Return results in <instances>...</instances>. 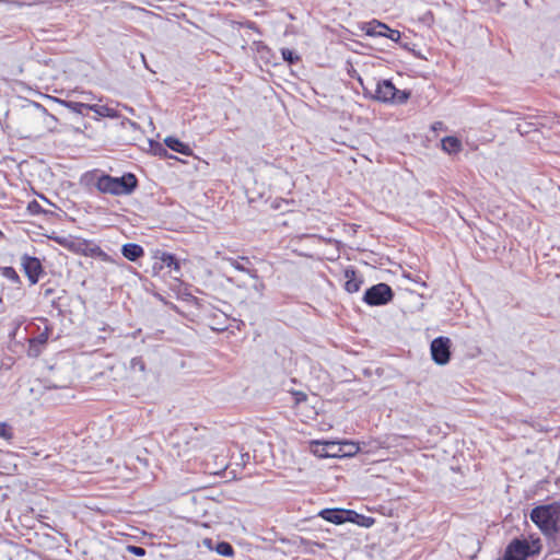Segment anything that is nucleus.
Listing matches in <instances>:
<instances>
[{
    "label": "nucleus",
    "mask_w": 560,
    "mask_h": 560,
    "mask_svg": "<svg viewBox=\"0 0 560 560\" xmlns=\"http://www.w3.org/2000/svg\"><path fill=\"white\" fill-rule=\"evenodd\" d=\"M94 186L101 194L128 196L137 189L138 179L132 173H125L120 177L101 174L96 177Z\"/></svg>",
    "instance_id": "nucleus-1"
},
{
    "label": "nucleus",
    "mask_w": 560,
    "mask_h": 560,
    "mask_svg": "<svg viewBox=\"0 0 560 560\" xmlns=\"http://www.w3.org/2000/svg\"><path fill=\"white\" fill-rule=\"evenodd\" d=\"M529 517L544 535L553 537L560 530V503L535 506Z\"/></svg>",
    "instance_id": "nucleus-2"
},
{
    "label": "nucleus",
    "mask_w": 560,
    "mask_h": 560,
    "mask_svg": "<svg viewBox=\"0 0 560 560\" xmlns=\"http://www.w3.org/2000/svg\"><path fill=\"white\" fill-rule=\"evenodd\" d=\"M539 539L534 540L530 546L525 539H513L506 547L504 556L501 560H526V558L534 553L539 552Z\"/></svg>",
    "instance_id": "nucleus-3"
},
{
    "label": "nucleus",
    "mask_w": 560,
    "mask_h": 560,
    "mask_svg": "<svg viewBox=\"0 0 560 560\" xmlns=\"http://www.w3.org/2000/svg\"><path fill=\"white\" fill-rule=\"evenodd\" d=\"M374 98L380 102H393L402 104L408 101L409 92L400 91L389 80H384L376 84Z\"/></svg>",
    "instance_id": "nucleus-4"
},
{
    "label": "nucleus",
    "mask_w": 560,
    "mask_h": 560,
    "mask_svg": "<svg viewBox=\"0 0 560 560\" xmlns=\"http://www.w3.org/2000/svg\"><path fill=\"white\" fill-rule=\"evenodd\" d=\"M394 298L392 288L386 283H377L369 288L363 296V301L371 306H380L389 303Z\"/></svg>",
    "instance_id": "nucleus-5"
},
{
    "label": "nucleus",
    "mask_w": 560,
    "mask_h": 560,
    "mask_svg": "<svg viewBox=\"0 0 560 560\" xmlns=\"http://www.w3.org/2000/svg\"><path fill=\"white\" fill-rule=\"evenodd\" d=\"M451 340L447 337H438L431 342V355L432 360L439 365H445L448 363L451 358Z\"/></svg>",
    "instance_id": "nucleus-6"
},
{
    "label": "nucleus",
    "mask_w": 560,
    "mask_h": 560,
    "mask_svg": "<svg viewBox=\"0 0 560 560\" xmlns=\"http://www.w3.org/2000/svg\"><path fill=\"white\" fill-rule=\"evenodd\" d=\"M21 265L31 284H36L43 273V266L38 258L23 255Z\"/></svg>",
    "instance_id": "nucleus-7"
},
{
    "label": "nucleus",
    "mask_w": 560,
    "mask_h": 560,
    "mask_svg": "<svg viewBox=\"0 0 560 560\" xmlns=\"http://www.w3.org/2000/svg\"><path fill=\"white\" fill-rule=\"evenodd\" d=\"M342 445L335 441H316L313 444V453L318 457H340Z\"/></svg>",
    "instance_id": "nucleus-8"
},
{
    "label": "nucleus",
    "mask_w": 560,
    "mask_h": 560,
    "mask_svg": "<svg viewBox=\"0 0 560 560\" xmlns=\"http://www.w3.org/2000/svg\"><path fill=\"white\" fill-rule=\"evenodd\" d=\"M350 511L351 510L345 509H324L318 513V515L327 522L340 525L349 522Z\"/></svg>",
    "instance_id": "nucleus-9"
},
{
    "label": "nucleus",
    "mask_w": 560,
    "mask_h": 560,
    "mask_svg": "<svg viewBox=\"0 0 560 560\" xmlns=\"http://www.w3.org/2000/svg\"><path fill=\"white\" fill-rule=\"evenodd\" d=\"M71 114L86 115L94 114V117H116L117 110L115 107H68Z\"/></svg>",
    "instance_id": "nucleus-10"
},
{
    "label": "nucleus",
    "mask_w": 560,
    "mask_h": 560,
    "mask_svg": "<svg viewBox=\"0 0 560 560\" xmlns=\"http://www.w3.org/2000/svg\"><path fill=\"white\" fill-rule=\"evenodd\" d=\"M121 129L126 133H128L125 137V140L128 142H133V141L140 140L142 138V130H141L140 126L135 121H131L129 119H124L121 121Z\"/></svg>",
    "instance_id": "nucleus-11"
},
{
    "label": "nucleus",
    "mask_w": 560,
    "mask_h": 560,
    "mask_svg": "<svg viewBox=\"0 0 560 560\" xmlns=\"http://www.w3.org/2000/svg\"><path fill=\"white\" fill-rule=\"evenodd\" d=\"M155 258L159 261L154 262V269H163L164 267H167L170 269H174L175 271L179 270V262L173 254L163 252L160 255H156Z\"/></svg>",
    "instance_id": "nucleus-12"
},
{
    "label": "nucleus",
    "mask_w": 560,
    "mask_h": 560,
    "mask_svg": "<svg viewBox=\"0 0 560 560\" xmlns=\"http://www.w3.org/2000/svg\"><path fill=\"white\" fill-rule=\"evenodd\" d=\"M226 262L230 264L233 268H235L238 271L246 272L252 277L253 279H258L257 270L256 269H249L246 267L247 264H250L248 257H241L240 260L233 257L224 258Z\"/></svg>",
    "instance_id": "nucleus-13"
},
{
    "label": "nucleus",
    "mask_w": 560,
    "mask_h": 560,
    "mask_svg": "<svg viewBox=\"0 0 560 560\" xmlns=\"http://www.w3.org/2000/svg\"><path fill=\"white\" fill-rule=\"evenodd\" d=\"M121 254L126 259L137 261L144 255V249L139 244L127 243L122 245Z\"/></svg>",
    "instance_id": "nucleus-14"
},
{
    "label": "nucleus",
    "mask_w": 560,
    "mask_h": 560,
    "mask_svg": "<svg viewBox=\"0 0 560 560\" xmlns=\"http://www.w3.org/2000/svg\"><path fill=\"white\" fill-rule=\"evenodd\" d=\"M345 278H346V283H345V289L347 292L349 293H354V292H358L361 288V284L363 283L362 279H360L358 276H357V272L352 269H347L345 271Z\"/></svg>",
    "instance_id": "nucleus-15"
},
{
    "label": "nucleus",
    "mask_w": 560,
    "mask_h": 560,
    "mask_svg": "<svg viewBox=\"0 0 560 560\" xmlns=\"http://www.w3.org/2000/svg\"><path fill=\"white\" fill-rule=\"evenodd\" d=\"M164 143H165V145L167 148H170L171 150H173L175 152L182 153L184 155H190L191 154L190 147L188 144L182 142L177 138L167 137V138H165Z\"/></svg>",
    "instance_id": "nucleus-16"
},
{
    "label": "nucleus",
    "mask_w": 560,
    "mask_h": 560,
    "mask_svg": "<svg viewBox=\"0 0 560 560\" xmlns=\"http://www.w3.org/2000/svg\"><path fill=\"white\" fill-rule=\"evenodd\" d=\"M442 149L448 154H455L462 150V142L456 137H445L442 139Z\"/></svg>",
    "instance_id": "nucleus-17"
},
{
    "label": "nucleus",
    "mask_w": 560,
    "mask_h": 560,
    "mask_svg": "<svg viewBox=\"0 0 560 560\" xmlns=\"http://www.w3.org/2000/svg\"><path fill=\"white\" fill-rule=\"evenodd\" d=\"M349 522L369 528L374 524V518L350 511Z\"/></svg>",
    "instance_id": "nucleus-18"
},
{
    "label": "nucleus",
    "mask_w": 560,
    "mask_h": 560,
    "mask_svg": "<svg viewBox=\"0 0 560 560\" xmlns=\"http://www.w3.org/2000/svg\"><path fill=\"white\" fill-rule=\"evenodd\" d=\"M42 323L44 324L43 330L38 326L39 332L35 337H33L31 339L33 341H35V343L37 342L38 345L45 346L47 343V340H48L49 336H50L51 327L48 325V320L45 319V318L42 319Z\"/></svg>",
    "instance_id": "nucleus-19"
},
{
    "label": "nucleus",
    "mask_w": 560,
    "mask_h": 560,
    "mask_svg": "<svg viewBox=\"0 0 560 560\" xmlns=\"http://www.w3.org/2000/svg\"><path fill=\"white\" fill-rule=\"evenodd\" d=\"M386 31H389V27L386 24L374 21L369 24L366 34L371 36H383Z\"/></svg>",
    "instance_id": "nucleus-20"
},
{
    "label": "nucleus",
    "mask_w": 560,
    "mask_h": 560,
    "mask_svg": "<svg viewBox=\"0 0 560 560\" xmlns=\"http://www.w3.org/2000/svg\"><path fill=\"white\" fill-rule=\"evenodd\" d=\"M27 211L32 215L37 214H54L52 211L44 209L37 200H33L27 205Z\"/></svg>",
    "instance_id": "nucleus-21"
},
{
    "label": "nucleus",
    "mask_w": 560,
    "mask_h": 560,
    "mask_svg": "<svg viewBox=\"0 0 560 560\" xmlns=\"http://www.w3.org/2000/svg\"><path fill=\"white\" fill-rule=\"evenodd\" d=\"M215 551L224 557H232L234 555V549L230 542L220 541L215 546Z\"/></svg>",
    "instance_id": "nucleus-22"
},
{
    "label": "nucleus",
    "mask_w": 560,
    "mask_h": 560,
    "mask_svg": "<svg viewBox=\"0 0 560 560\" xmlns=\"http://www.w3.org/2000/svg\"><path fill=\"white\" fill-rule=\"evenodd\" d=\"M342 451H340V457L351 456L359 451V446L353 442H342Z\"/></svg>",
    "instance_id": "nucleus-23"
},
{
    "label": "nucleus",
    "mask_w": 560,
    "mask_h": 560,
    "mask_svg": "<svg viewBox=\"0 0 560 560\" xmlns=\"http://www.w3.org/2000/svg\"><path fill=\"white\" fill-rule=\"evenodd\" d=\"M44 346L38 345L37 342L33 341L32 339L28 340V348H27V355L31 358H37L43 352Z\"/></svg>",
    "instance_id": "nucleus-24"
},
{
    "label": "nucleus",
    "mask_w": 560,
    "mask_h": 560,
    "mask_svg": "<svg viewBox=\"0 0 560 560\" xmlns=\"http://www.w3.org/2000/svg\"><path fill=\"white\" fill-rule=\"evenodd\" d=\"M1 273L7 279L11 280L14 283H20V276L15 271L13 267H3L1 268Z\"/></svg>",
    "instance_id": "nucleus-25"
},
{
    "label": "nucleus",
    "mask_w": 560,
    "mask_h": 560,
    "mask_svg": "<svg viewBox=\"0 0 560 560\" xmlns=\"http://www.w3.org/2000/svg\"><path fill=\"white\" fill-rule=\"evenodd\" d=\"M130 368L133 371L139 370L140 372H144L145 363L141 357H135L130 361Z\"/></svg>",
    "instance_id": "nucleus-26"
},
{
    "label": "nucleus",
    "mask_w": 560,
    "mask_h": 560,
    "mask_svg": "<svg viewBox=\"0 0 560 560\" xmlns=\"http://www.w3.org/2000/svg\"><path fill=\"white\" fill-rule=\"evenodd\" d=\"M281 54H282V58L290 63H294L295 61L299 60V56L293 50H291L289 48H283L281 50Z\"/></svg>",
    "instance_id": "nucleus-27"
},
{
    "label": "nucleus",
    "mask_w": 560,
    "mask_h": 560,
    "mask_svg": "<svg viewBox=\"0 0 560 560\" xmlns=\"http://www.w3.org/2000/svg\"><path fill=\"white\" fill-rule=\"evenodd\" d=\"M92 254L101 258V260L105 262H110L112 259L108 254H106L101 247L96 246L92 249Z\"/></svg>",
    "instance_id": "nucleus-28"
},
{
    "label": "nucleus",
    "mask_w": 560,
    "mask_h": 560,
    "mask_svg": "<svg viewBox=\"0 0 560 560\" xmlns=\"http://www.w3.org/2000/svg\"><path fill=\"white\" fill-rule=\"evenodd\" d=\"M383 36L387 37L394 42H398L400 39V32L397 30L389 28V31H386Z\"/></svg>",
    "instance_id": "nucleus-29"
},
{
    "label": "nucleus",
    "mask_w": 560,
    "mask_h": 560,
    "mask_svg": "<svg viewBox=\"0 0 560 560\" xmlns=\"http://www.w3.org/2000/svg\"><path fill=\"white\" fill-rule=\"evenodd\" d=\"M129 552H131L135 556L142 557L145 555V550L142 547L139 546H128Z\"/></svg>",
    "instance_id": "nucleus-30"
},
{
    "label": "nucleus",
    "mask_w": 560,
    "mask_h": 560,
    "mask_svg": "<svg viewBox=\"0 0 560 560\" xmlns=\"http://www.w3.org/2000/svg\"><path fill=\"white\" fill-rule=\"evenodd\" d=\"M431 129L433 131H444L446 130V127L442 121H435L434 124H432Z\"/></svg>",
    "instance_id": "nucleus-31"
},
{
    "label": "nucleus",
    "mask_w": 560,
    "mask_h": 560,
    "mask_svg": "<svg viewBox=\"0 0 560 560\" xmlns=\"http://www.w3.org/2000/svg\"><path fill=\"white\" fill-rule=\"evenodd\" d=\"M255 280H256V283L253 285V289L261 294L265 289V284L262 281L259 280V278L255 279Z\"/></svg>",
    "instance_id": "nucleus-32"
},
{
    "label": "nucleus",
    "mask_w": 560,
    "mask_h": 560,
    "mask_svg": "<svg viewBox=\"0 0 560 560\" xmlns=\"http://www.w3.org/2000/svg\"><path fill=\"white\" fill-rule=\"evenodd\" d=\"M60 105H75V106H79V105H85L84 103H81V102H65V101H58Z\"/></svg>",
    "instance_id": "nucleus-33"
},
{
    "label": "nucleus",
    "mask_w": 560,
    "mask_h": 560,
    "mask_svg": "<svg viewBox=\"0 0 560 560\" xmlns=\"http://www.w3.org/2000/svg\"><path fill=\"white\" fill-rule=\"evenodd\" d=\"M296 395H298V398H296V400H298V401H301V400H305V399H306V395H305V394H303V393H298Z\"/></svg>",
    "instance_id": "nucleus-34"
},
{
    "label": "nucleus",
    "mask_w": 560,
    "mask_h": 560,
    "mask_svg": "<svg viewBox=\"0 0 560 560\" xmlns=\"http://www.w3.org/2000/svg\"><path fill=\"white\" fill-rule=\"evenodd\" d=\"M203 542H205L209 548H212V547H211V542H212V540H211V539H205V541H203Z\"/></svg>",
    "instance_id": "nucleus-35"
},
{
    "label": "nucleus",
    "mask_w": 560,
    "mask_h": 560,
    "mask_svg": "<svg viewBox=\"0 0 560 560\" xmlns=\"http://www.w3.org/2000/svg\"><path fill=\"white\" fill-rule=\"evenodd\" d=\"M51 293H52V289H47V290L45 291V295H49V294H51Z\"/></svg>",
    "instance_id": "nucleus-36"
},
{
    "label": "nucleus",
    "mask_w": 560,
    "mask_h": 560,
    "mask_svg": "<svg viewBox=\"0 0 560 560\" xmlns=\"http://www.w3.org/2000/svg\"><path fill=\"white\" fill-rule=\"evenodd\" d=\"M40 198H42L45 202H47V203H49V205H52V203H51L47 198H45L44 196H40Z\"/></svg>",
    "instance_id": "nucleus-37"
},
{
    "label": "nucleus",
    "mask_w": 560,
    "mask_h": 560,
    "mask_svg": "<svg viewBox=\"0 0 560 560\" xmlns=\"http://www.w3.org/2000/svg\"><path fill=\"white\" fill-rule=\"evenodd\" d=\"M42 113H43V115H48L46 107H42Z\"/></svg>",
    "instance_id": "nucleus-38"
},
{
    "label": "nucleus",
    "mask_w": 560,
    "mask_h": 560,
    "mask_svg": "<svg viewBox=\"0 0 560 560\" xmlns=\"http://www.w3.org/2000/svg\"><path fill=\"white\" fill-rule=\"evenodd\" d=\"M1 436H5L4 430L0 431Z\"/></svg>",
    "instance_id": "nucleus-39"
}]
</instances>
